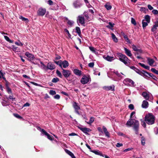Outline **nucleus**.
<instances>
[{
	"instance_id": "obj_17",
	"label": "nucleus",
	"mask_w": 158,
	"mask_h": 158,
	"mask_svg": "<svg viewBox=\"0 0 158 158\" xmlns=\"http://www.w3.org/2000/svg\"><path fill=\"white\" fill-rule=\"evenodd\" d=\"M134 122L133 120L131 118H130L127 122L126 125L130 127L133 124Z\"/></svg>"
},
{
	"instance_id": "obj_63",
	"label": "nucleus",
	"mask_w": 158,
	"mask_h": 158,
	"mask_svg": "<svg viewBox=\"0 0 158 158\" xmlns=\"http://www.w3.org/2000/svg\"><path fill=\"white\" fill-rule=\"evenodd\" d=\"M149 75L151 77H152L153 79H155V80H156V77L155 76H154V75H153L152 74H149Z\"/></svg>"
},
{
	"instance_id": "obj_35",
	"label": "nucleus",
	"mask_w": 158,
	"mask_h": 158,
	"mask_svg": "<svg viewBox=\"0 0 158 158\" xmlns=\"http://www.w3.org/2000/svg\"><path fill=\"white\" fill-rule=\"evenodd\" d=\"M13 115L16 118L19 119H23V117H21V116L19 115L17 113H14L13 114Z\"/></svg>"
},
{
	"instance_id": "obj_3",
	"label": "nucleus",
	"mask_w": 158,
	"mask_h": 158,
	"mask_svg": "<svg viewBox=\"0 0 158 158\" xmlns=\"http://www.w3.org/2000/svg\"><path fill=\"white\" fill-rule=\"evenodd\" d=\"M62 70V73L64 77L67 79L71 75L70 71L68 70L64 69L63 68L61 69Z\"/></svg>"
},
{
	"instance_id": "obj_47",
	"label": "nucleus",
	"mask_w": 158,
	"mask_h": 158,
	"mask_svg": "<svg viewBox=\"0 0 158 158\" xmlns=\"http://www.w3.org/2000/svg\"><path fill=\"white\" fill-rule=\"evenodd\" d=\"M47 136L48 139L51 140H52L54 139L53 137L52 136L50 135L49 134L47 135Z\"/></svg>"
},
{
	"instance_id": "obj_5",
	"label": "nucleus",
	"mask_w": 158,
	"mask_h": 158,
	"mask_svg": "<svg viewBox=\"0 0 158 158\" xmlns=\"http://www.w3.org/2000/svg\"><path fill=\"white\" fill-rule=\"evenodd\" d=\"M90 79L89 76H84L81 78V83L83 84H85L87 83Z\"/></svg>"
},
{
	"instance_id": "obj_56",
	"label": "nucleus",
	"mask_w": 158,
	"mask_h": 158,
	"mask_svg": "<svg viewBox=\"0 0 158 158\" xmlns=\"http://www.w3.org/2000/svg\"><path fill=\"white\" fill-rule=\"evenodd\" d=\"M8 98L10 99H12L13 101H14L15 99V98H13V95L12 94V95H10Z\"/></svg>"
},
{
	"instance_id": "obj_22",
	"label": "nucleus",
	"mask_w": 158,
	"mask_h": 158,
	"mask_svg": "<svg viewBox=\"0 0 158 158\" xmlns=\"http://www.w3.org/2000/svg\"><path fill=\"white\" fill-rule=\"evenodd\" d=\"M147 60L149 64L151 66H152L154 62V60L152 59L149 57L147 58Z\"/></svg>"
},
{
	"instance_id": "obj_32",
	"label": "nucleus",
	"mask_w": 158,
	"mask_h": 158,
	"mask_svg": "<svg viewBox=\"0 0 158 158\" xmlns=\"http://www.w3.org/2000/svg\"><path fill=\"white\" fill-rule=\"evenodd\" d=\"M4 37L5 39L8 42L10 43H13V41L10 40L9 37L7 36H4Z\"/></svg>"
},
{
	"instance_id": "obj_33",
	"label": "nucleus",
	"mask_w": 158,
	"mask_h": 158,
	"mask_svg": "<svg viewBox=\"0 0 158 158\" xmlns=\"http://www.w3.org/2000/svg\"><path fill=\"white\" fill-rule=\"evenodd\" d=\"M111 35L112 38L113 40L115 42H118V39L116 37V36H115V35L113 33H112Z\"/></svg>"
},
{
	"instance_id": "obj_25",
	"label": "nucleus",
	"mask_w": 158,
	"mask_h": 158,
	"mask_svg": "<svg viewBox=\"0 0 158 158\" xmlns=\"http://www.w3.org/2000/svg\"><path fill=\"white\" fill-rule=\"evenodd\" d=\"M122 34L123 35L125 41L128 43H130V41L127 37V36L124 33H122Z\"/></svg>"
},
{
	"instance_id": "obj_31",
	"label": "nucleus",
	"mask_w": 158,
	"mask_h": 158,
	"mask_svg": "<svg viewBox=\"0 0 158 158\" xmlns=\"http://www.w3.org/2000/svg\"><path fill=\"white\" fill-rule=\"evenodd\" d=\"M149 23H148L147 21H145V20H142V26L144 29V28L148 25V24Z\"/></svg>"
},
{
	"instance_id": "obj_16",
	"label": "nucleus",
	"mask_w": 158,
	"mask_h": 158,
	"mask_svg": "<svg viewBox=\"0 0 158 158\" xmlns=\"http://www.w3.org/2000/svg\"><path fill=\"white\" fill-rule=\"evenodd\" d=\"M80 129L85 133H87L91 131L89 129L86 127H80Z\"/></svg>"
},
{
	"instance_id": "obj_30",
	"label": "nucleus",
	"mask_w": 158,
	"mask_h": 158,
	"mask_svg": "<svg viewBox=\"0 0 158 158\" xmlns=\"http://www.w3.org/2000/svg\"><path fill=\"white\" fill-rule=\"evenodd\" d=\"M135 72L137 73L138 74L143 76V75H144V73H145V72L144 71H141L139 70L138 69H136V70H135Z\"/></svg>"
},
{
	"instance_id": "obj_29",
	"label": "nucleus",
	"mask_w": 158,
	"mask_h": 158,
	"mask_svg": "<svg viewBox=\"0 0 158 158\" xmlns=\"http://www.w3.org/2000/svg\"><path fill=\"white\" fill-rule=\"evenodd\" d=\"M150 18L149 15H146L144 17V19L143 20H145V21H147L148 23H150Z\"/></svg>"
},
{
	"instance_id": "obj_26",
	"label": "nucleus",
	"mask_w": 158,
	"mask_h": 158,
	"mask_svg": "<svg viewBox=\"0 0 158 158\" xmlns=\"http://www.w3.org/2000/svg\"><path fill=\"white\" fill-rule=\"evenodd\" d=\"M140 66H141L142 67L146 69H147L148 70H149L150 69V67L148 65H145L144 64H142L141 63H139L138 64Z\"/></svg>"
},
{
	"instance_id": "obj_18",
	"label": "nucleus",
	"mask_w": 158,
	"mask_h": 158,
	"mask_svg": "<svg viewBox=\"0 0 158 158\" xmlns=\"http://www.w3.org/2000/svg\"><path fill=\"white\" fill-rule=\"evenodd\" d=\"M124 50L125 51V52L126 54L128 56L130 57H131L132 56V54L131 52V51L129 50V49H127V48H124Z\"/></svg>"
},
{
	"instance_id": "obj_12",
	"label": "nucleus",
	"mask_w": 158,
	"mask_h": 158,
	"mask_svg": "<svg viewBox=\"0 0 158 158\" xmlns=\"http://www.w3.org/2000/svg\"><path fill=\"white\" fill-rule=\"evenodd\" d=\"M73 106L74 108L75 111L78 114H79L78 110L79 109V106L78 105V103L76 102H74L73 104Z\"/></svg>"
},
{
	"instance_id": "obj_39",
	"label": "nucleus",
	"mask_w": 158,
	"mask_h": 158,
	"mask_svg": "<svg viewBox=\"0 0 158 158\" xmlns=\"http://www.w3.org/2000/svg\"><path fill=\"white\" fill-rule=\"evenodd\" d=\"M73 5L75 8L78 7L79 6V2L78 1H75L73 3Z\"/></svg>"
},
{
	"instance_id": "obj_11",
	"label": "nucleus",
	"mask_w": 158,
	"mask_h": 158,
	"mask_svg": "<svg viewBox=\"0 0 158 158\" xmlns=\"http://www.w3.org/2000/svg\"><path fill=\"white\" fill-rule=\"evenodd\" d=\"M133 125H134L133 127L135 131H137L139 125L138 121L136 120H135Z\"/></svg>"
},
{
	"instance_id": "obj_58",
	"label": "nucleus",
	"mask_w": 158,
	"mask_h": 158,
	"mask_svg": "<svg viewBox=\"0 0 158 158\" xmlns=\"http://www.w3.org/2000/svg\"><path fill=\"white\" fill-rule=\"evenodd\" d=\"M15 44L18 46H22L23 44L21 42H20L19 43L17 42H15Z\"/></svg>"
},
{
	"instance_id": "obj_14",
	"label": "nucleus",
	"mask_w": 158,
	"mask_h": 158,
	"mask_svg": "<svg viewBox=\"0 0 158 158\" xmlns=\"http://www.w3.org/2000/svg\"><path fill=\"white\" fill-rule=\"evenodd\" d=\"M65 152L69 155L71 156L72 158H76L75 156H74L73 154L69 150L67 149H65L64 150Z\"/></svg>"
},
{
	"instance_id": "obj_7",
	"label": "nucleus",
	"mask_w": 158,
	"mask_h": 158,
	"mask_svg": "<svg viewBox=\"0 0 158 158\" xmlns=\"http://www.w3.org/2000/svg\"><path fill=\"white\" fill-rule=\"evenodd\" d=\"M88 15H85L83 16L80 17V23L82 25H84L85 24V19H88Z\"/></svg>"
},
{
	"instance_id": "obj_64",
	"label": "nucleus",
	"mask_w": 158,
	"mask_h": 158,
	"mask_svg": "<svg viewBox=\"0 0 158 158\" xmlns=\"http://www.w3.org/2000/svg\"><path fill=\"white\" fill-rule=\"evenodd\" d=\"M148 7L149 9L151 10L153 9V7L150 5H148Z\"/></svg>"
},
{
	"instance_id": "obj_6",
	"label": "nucleus",
	"mask_w": 158,
	"mask_h": 158,
	"mask_svg": "<svg viewBox=\"0 0 158 158\" xmlns=\"http://www.w3.org/2000/svg\"><path fill=\"white\" fill-rule=\"evenodd\" d=\"M25 55L28 57L27 59L29 61H32L35 60V57L32 54L29 53V52H26Z\"/></svg>"
},
{
	"instance_id": "obj_28",
	"label": "nucleus",
	"mask_w": 158,
	"mask_h": 158,
	"mask_svg": "<svg viewBox=\"0 0 158 158\" xmlns=\"http://www.w3.org/2000/svg\"><path fill=\"white\" fill-rule=\"evenodd\" d=\"M109 25L106 26V27L109 29H112L113 27H114V24L111 22H109L108 23Z\"/></svg>"
},
{
	"instance_id": "obj_48",
	"label": "nucleus",
	"mask_w": 158,
	"mask_h": 158,
	"mask_svg": "<svg viewBox=\"0 0 158 158\" xmlns=\"http://www.w3.org/2000/svg\"><path fill=\"white\" fill-rule=\"evenodd\" d=\"M152 13L155 15H158V10H153L152 11Z\"/></svg>"
},
{
	"instance_id": "obj_37",
	"label": "nucleus",
	"mask_w": 158,
	"mask_h": 158,
	"mask_svg": "<svg viewBox=\"0 0 158 158\" xmlns=\"http://www.w3.org/2000/svg\"><path fill=\"white\" fill-rule=\"evenodd\" d=\"M19 19H21L23 21H25L26 23H27L29 21V20L21 16H20L19 17Z\"/></svg>"
},
{
	"instance_id": "obj_10",
	"label": "nucleus",
	"mask_w": 158,
	"mask_h": 158,
	"mask_svg": "<svg viewBox=\"0 0 158 158\" xmlns=\"http://www.w3.org/2000/svg\"><path fill=\"white\" fill-rule=\"evenodd\" d=\"M151 95V94L148 93L146 92H143L142 93V95L146 100H148Z\"/></svg>"
},
{
	"instance_id": "obj_19",
	"label": "nucleus",
	"mask_w": 158,
	"mask_h": 158,
	"mask_svg": "<svg viewBox=\"0 0 158 158\" xmlns=\"http://www.w3.org/2000/svg\"><path fill=\"white\" fill-rule=\"evenodd\" d=\"M128 82L131 83L132 85H133L134 83V82L133 81L129 78L126 79L124 80L123 83L124 84H125V83H127Z\"/></svg>"
},
{
	"instance_id": "obj_50",
	"label": "nucleus",
	"mask_w": 158,
	"mask_h": 158,
	"mask_svg": "<svg viewBox=\"0 0 158 158\" xmlns=\"http://www.w3.org/2000/svg\"><path fill=\"white\" fill-rule=\"evenodd\" d=\"M73 23V22L71 21L70 20H68L67 22V24L70 26H72Z\"/></svg>"
},
{
	"instance_id": "obj_60",
	"label": "nucleus",
	"mask_w": 158,
	"mask_h": 158,
	"mask_svg": "<svg viewBox=\"0 0 158 158\" xmlns=\"http://www.w3.org/2000/svg\"><path fill=\"white\" fill-rule=\"evenodd\" d=\"M48 3L50 5H52L53 4V2L51 0H48Z\"/></svg>"
},
{
	"instance_id": "obj_57",
	"label": "nucleus",
	"mask_w": 158,
	"mask_h": 158,
	"mask_svg": "<svg viewBox=\"0 0 158 158\" xmlns=\"http://www.w3.org/2000/svg\"><path fill=\"white\" fill-rule=\"evenodd\" d=\"M114 73H115L118 77H121V76L120 74H119L118 71H114Z\"/></svg>"
},
{
	"instance_id": "obj_8",
	"label": "nucleus",
	"mask_w": 158,
	"mask_h": 158,
	"mask_svg": "<svg viewBox=\"0 0 158 158\" xmlns=\"http://www.w3.org/2000/svg\"><path fill=\"white\" fill-rule=\"evenodd\" d=\"M158 27V19L156 20V22L154 23V24L153 26L151 29V31L152 32H154L157 29V27Z\"/></svg>"
},
{
	"instance_id": "obj_13",
	"label": "nucleus",
	"mask_w": 158,
	"mask_h": 158,
	"mask_svg": "<svg viewBox=\"0 0 158 158\" xmlns=\"http://www.w3.org/2000/svg\"><path fill=\"white\" fill-rule=\"evenodd\" d=\"M61 64L62 65H63V68H66L69 66V63L68 61L66 60L62 61Z\"/></svg>"
},
{
	"instance_id": "obj_43",
	"label": "nucleus",
	"mask_w": 158,
	"mask_h": 158,
	"mask_svg": "<svg viewBox=\"0 0 158 158\" xmlns=\"http://www.w3.org/2000/svg\"><path fill=\"white\" fill-rule=\"evenodd\" d=\"M141 143L143 145H144L145 144V139L143 137H142L141 138Z\"/></svg>"
},
{
	"instance_id": "obj_4",
	"label": "nucleus",
	"mask_w": 158,
	"mask_h": 158,
	"mask_svg": "<svg viewBox=\"0 0 158 158\" xmlns=\"http://www.w3.org/2000/svg\"><path fill=\"white\" fill-rule=\"evenodd\" d=\"M46 9L45 8H43L42 7L40 8L37 11V15L40 16H43L45 14Z\"/></svg>"
},
{
	"instance_id": "obj_38",
	"label": "nucleus",
	"mask_w": 158,
	"mask_h": 158,
	"mask_svg": "<svg viewBox=\"0 0 158 158\" xmlns=\"http://www.w3.org/2000/svg\"><path fill=\"white\" fill-rule=\"evenodd\" d=\"M59 79L57 77L54 78L52 80V82L54 83H56L59 81Z\"/></svg>"
},
{
	"instance_id": "obj_1",
	"label": "nucleus",
	"mask_w": 158,
	"mask_h": 158,
	"mask_svg": "<svg viewBox=\"0 0 158 158\" xmlns=\"http://www.w3.org/2000/svg\"><path fill=\"white\" fill-rule=\"evenodd\" d=\"M155 117L151 114H149L146 115L145 121L146 123L149 125H152L154 123Z\"/></svg>"
},
{
	"instance_id": "obj_59",
	"label": "nucleus",
	"mask_w": 158,
	"mask_h": 158,
	"mask_svg": "<svg viewBox=\"0 0 158 158\" xmlns=\"http://www.w3.org/2000/svg\"><path fill=\"white\" fill-rule=\"evenodd\" d=\"M75 32H77L79 35V27H76Z\"/></svg>"
},
{
	"instance_id": "obj_27",
	"label": "nucleus",
	"mask_w": 158,
	"mask_h": 158,
	"mask_svg": "<svg viewBox=\"0 0 158 158\" xmlns=\"http://www.w3.org/2000/svg\"><path fill=\"white\" fill-rule=\"evenodd\" d=\"M62 61L61 60H60L58 61L54 60V63L57 65H59L60 67L61 68V69H62L63 68L61 64Z\"/></svg>"
},
{
	"instance_id": "obj_52",
	"label": "nucleus",
	"mask_w": 158,
	"mask_h": 158,
	"mask_svg": "<svg viewBox=\"0 0 158 158\" xmlns=\"http://www.w3.org/2000/svg\"><path fill=\"white\" fill-rule=\"evenodd\" d=\"M131 22L134 25H136V22L135 20L132 18L131 19Z\"/></svg>"
},
{
	"instance_id": "obj_40",
	"label": "nucleus",
	"mask_w": 158,
	"mask_h": 158,
	"mask_svg": "<svg viewBox=\"0 0 158 158\" xmlns=\"http://www.w3.org/2000/svg\"><path fill=\"white\" fill-rule=\"evenodd\" d=\"M74 73L77 75H79V70L77 69H74L73 70Z\"/></svg>"
},
{
	"instance_id": "obj_36",
	"label": "nucleus",
	"mask_w": 158,
	"mask_h": 158,
	"mask_svg": "<svg viewBox=\"0 0 158 158\" xmlns=\"http://www.w3.org/2000/svg\"><path fill=\"white\" fill-rule=\"evenodd\" d=\"M56 73L58 76L59 77L61 78H62V75L61 73L58 70H57L56 71Z\"/></svg>"
},
{
	"instance_id": "obj_41",
	"label": "nucleus",
	"mask_w": 158,
	"mask_h": 158,
	"mask_svg": "<svg viewBox=\"0 0 158 158\" xmlns=\"http://www.w3.org/2000/svg\"><path fill=\"white\" fill-rule=\"evenodd\" d=\"M6 89L8 94H12V93L11 89L9 87L6 88Z\"/></svg>"
},
{
	"instance_id": "obj_62",
	"label": "nucleus",
	"mask_w": 158,
	"mask_h": 158,
	"mask_svg": "<svg viewBox=\"0 0 158 158\" xmlns=\"http://www.w3.org/2000/svg\"><path fill=\"white\" fill-rule=\"evenodd\" d=\"M61 58V57L60 56L58 55H56V56L55 58V60H59Z\"/></svg>"
},
{
	"instance_id": "obj_24",
	"label": "nucleus",
	"mask_w": 158,
	"mask_h": 158,
	"mask_svg": "<svg viewBox=\"0 0 158 158\" xmlns=\"http://www.w3.org/2000/svg\"><path fill=\"white\" fill-rule=\"evenodd\" d=\"M107 60L109 61H111L114 59V58L113 57L110 56H107L105 58Z\"/></svg>"
},
{
	"instance_id": "obj_23",
	"label": "nucleus",
	"mask_w": 158,
	"mask_h": 158,
	"mask_svg": "<svg viewBox=\"0 0 158 158\" xmlns=\"http://www.w3.org/2000/svg\"><path fill=\"white\" fill-rule=\"evenodd\" d=\"M132 48L135 51H137L139 53H141L142 52V51L141 50L138 49L134 45H132Z\"/></svg>"
},
{
	"instance_id": "obj_2",
	"label": "nucleus",
	"mask_w": 158,
	"mask_h": 158,
	"mask_svg": "<svg viewBox=\"0 0 158 158\" xmlns=\"http://www.w3.org/2000/svg\"><path fill=\"white\" fill-rule=\"evenodd\" d=\"M119 60L123 62L125 64L127 65L129 63V59L128 58L124 55L121 53H118V54Z\"/></svg>"
},
{
	"instance_id": "obj_20",
	"label": "nucleus",
	"mask_w": 158,
	"mask_h": 158,
	"mask_svg": "<svg viewBox=\"0 0 158 158\" xmlns=\"http://www.w3.org/2000/svg\"><path fill=\"white\" fill-rule=\"evenodd\" d=\"M104 89L106 90H111L114 91V86L113 85L111 86H107L104 87Z\"/></svg>"
},
{
	"instance_id": "obj_55",
	"label": "nucleus",
	"mask_w": 158,
	"mask_h": 158,
	"mask_svg": "<svg viewBox=\"0 0 158 158\" xmlns=\"http://www.w3.org/2000/svg\"><path fill=\"white\" fill-rule=\"evenodd\" d=\"M54 98L55 99H59L60 98V96L58 94H56L54 97Z\"/></svg>"
},
{
	"instance_id": "obj_15",
	"label": "nucleus",
	"mask_w": 158,
	"mask_h": 158,
	"mask_svg": "<svg viewBox=\"0 0 158 158\" xmlns=\"http://www.w3.org/2000/svg\"><path fill=\"white\" fill-rule=\"evenodd\" d=\"M148 102L145 100H144L142 104V106L143 108H146L148 107Z\"/></svg>"
},
{
	"instance_id": "obj_53",
	"label": "nucleus",
	"mask_w": 158,
	"mask_h": 158,
	"mask_svg": "<svg viewBox=\"0 0 158 158\" xmlns=\"http://www.w3.org/2000/svg\"><path fill=\"white\" fill-rule=\"evenodd\" d=\"M129 108L131 110H132L134 109V105L132 104H130L129 105Z\"/></svg>"
},
{
	"instance_id": "obj_61",
	"label": "nucleus",
	"mask_w": 158,
	"mask_h": 158,
	"mask_svg": "<svg viewBox=\"0 0 158 158\" xmlns=\"http://www.w3.org/2000/svg\"><path fill=\"white\" fill-rule=\"evenodd\" d=\"M9 84H10V83L7 81H6V84H5L6 88L9 87Z\"/></svg>"
},
{
	"instance_id": "obj_51",
	"label": "nucleus",
	"mask_w": 158,
	"mask_h": 158,
	"mask_svg": "<svg viewBox=\"0 0 158 158\" xmlns=\"http://www.w3.org/2000/svg\"><path fill=\"white\" fill-rule=\"evenodd\" d=\"M94 65V62H90L88 64V66L90 68H93Z\"/></svg>"
},
{
	"instance_id": "obj_44",
	"label": "nucleus",
	"mask_w": 158,
	"mask_h": 158,
	"mask_svg": "<svg viewBox=\"0 0 158 158\" xmlns=\"http://www.w3.org/2000/svg\"><path fill=\"white\" fill-rule=\"evenodd\" d=\"M40 129L41 130L40 131L41 132L45 135L47 136L48 134L44 129H41L40 128Z\"/></svg>"
},
{
	"instance_id": "obj_45",
	"label": "nucleus",
	"mask_w": 158,
	"mask_h": 158,
	"mask_svg": "<svg viewBox=\"0 0 158 158\" xmlns=\"http://www.w3.org/2000/svg\"><path fill=\"white\" fill-rule=\"evenodd\" d=\"M49 94L51 95H54L56 94V92L54 90H51L50 91Z\"/></svg>"
},
{
	"instance_id": "obj_49",
	"label": "nucleus",
	"mask_w": 158,
	"mask_h": 158,
	"mask_svg": "<svg viewBox=\"0 0 158 158\" xmlns=\"http://www.w3.org/2000/svg\"><path fill=\"white\" fill-rule=\"evenodd\" d=\"M151 70L152 72H154V73H155L157 74H158V71L157 70L155 69L154 68H152Z\"/></svg>"
},
{
	"instance_id": "obj_46",
	"label": "nucleus",
	"mask_w": 158,
	"mask_h": 158,
	"mask_svg": "<svg viewBox=\"0 0 158 158\" xmlns=\"http://www.w3.org/2000/svg\"><path fill=\"white\" fill-rule=\"evenodd\" d=\"M89 49L91 51L94 53L95 52V51L96 50L95 48L93 47H89Z\"/></svg>"
},
{
	"instance_id": "obj_34",
	"label": "nucleus",
	"mask_w": 158,
	"mask_h": 158,
	"mask_svg": "<svg viewBox=\"0 0 158 158\" xmlns=\"http://www.w3.org/2000/svg\"><path fill=\"white\" fill-rule=\"evenodd\" d=\"M105 7L107 10H109L111 9L112 7L111 5L109 4L108 3L106 4L105 5Z\"/></svg>"
},
{
	"instance_id": "obj_21",
	"label": "nucleus",
	"mask_w": 158,
	"mask_h": 158,
	"mask_svg": "<svg viewBox=\"0 0 158 158\" xmlns=\"http://www.w3.org/2000/svg\"><path fill=\"white\" fill-rule=\"evenodd\" d=\"M102 129L106 135L108 137H109L110 134L109 132L107 131L106 128L105 127L103 126L102 127Z\"/></svg>"
},
{
	"instance_id": "obj_42",
	"label": "nucleus",
	"mask_w": 158,
	"mask_h": 158,
	"mask_svg": "<svg viewBox=\"0 0 158 158\" xmlns=\"http://www.w3.org/2000/svg\"><path fill=\"white\" fill-rule=\"evenodd\" d=\"M94 121V118L92 117L90 118L89 122H88L87 123L88 124H90Z\"/></svg>"
},
{
	"instance_id": "obj_9",
	"label": "nucleus",
	"mask_w": 158,
	"mask_h": 158,
	"mask_svg": "<svg viewBox=\"0 0 158 158\" xmlns=\"http://www.w3.org/2000/svg\"><path fill=\"white\" fill-rule=\"evenodd\" d=\"M55 68V65L52 64L51 63H48L47 65V69L46 70L50 69L51 70H52Z\"/></svg>"
},
{
	"instance_id": "obj_54",
	"label": "nucleus",
	"mask_w": 158,
	"mask_h": 158,
	"mask_svg": "<svg viewBox=\"0 0 158 158\" xmlns=\"http://www.w3.org/2000/svg\"><path fill=\"white\" fill-rule=\"evenodd\" d=\"M91 151L94 153L96 154H97V155H100V152L98 151Z\"/></svg>"
}]
</instances>
